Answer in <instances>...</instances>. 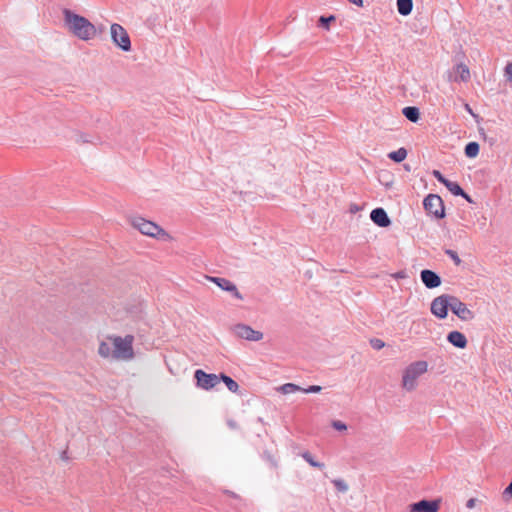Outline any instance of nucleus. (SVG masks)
Returning a JSON list of instances; mask_svg holds the SVG:
<instances>
[{
  "label": "nucleus",
  "instance_id": "1",
  "mask_svg": "<svg viewBox=\"0 0 512 512\" xmlns=\"http://www.w3.org/2000/svg\"><path fill=\"white\" fill-rule=\"evenodd\" d=\"M63 16L66 28L75 37L83 41H89L96 36V27L87 18L69 9L63 10Z\"/></svg>",
  "mask_w": 512,
  "mask_h": 512
},
{
  "label": "nucleus",
  "instance_id": "2",
  "mask_svg": "<svg viewBox=\"0 0 512 512\" xmlns=\"http://www.w3.org/2000/svg\"><path fill=\"white\" fill-rule=\"evenodd\" d=\"M110 339L113 341L114 359L129 360L133 358L134 352L132 344L134 337L132 335H126L124 338L115 336Z\"/></svg>",
  "mask_w": 512,
  "mask_h": 512
},
{
  "label": "nucleus",
  "instance_id": "3",
  "mask_svg": "<svg viewBox=\"0 0 512 512\" xmlns=\"http://www.w3.org/2000/svg\"><path fill=\"white\" fill-rule=\"evenodd\" d=\"M131 225L139 230L142 234L150 237H167L168 234L156 223L146 220L142 217L131 218Z\"/></svg>",
  "mask_w": 512,
  "mask_h": 512
},
{
  "label": "nucleus",
  "instance_id": "4",
  "mask_svg": "<svg viewBox=\"0 0 512 512\" xmlns=\"http://www.w3.org/2000/svg\"><path fill=\"white\" fill-rule=\"evenodd\" d=\"M423 206L426 213L435 219H441L445 216L443 200L436 194H429L423 200Z\"/></svg>",
  "mask_w": 512,
  "mask_h": 512
},
{
  "label": "nucleus",
  "instance_id": "5",
  "mask_svg": "<svg viewBox=\"0 0 512 512\" xmlns=\"http://www.w3.org/2000/svg\"><path fill=\"white\" fill-rule=\"evenodd\" d=\"M110 33L113 43L123 51L131 50L130 37L123 26L113 23L110 27Z\"/></svg>",
  "mask_w": 512,
  "mask_h": 512
},
{
  "label": "nucleus",
  "instance_id": "6",
  "mask_svg": "<svg viewBox=\"0 0 512 512\" xmlns=\"http://www.w3.org/2000/svg\"><path fill=\"white\" fill-rule=\"evenodd\" d=\"M194 379L198 388L208 391L220 383V374L206 373L201 369H197L194 372Z\"/></svg>",
  "mask_w": 512,
  "mask_h": 512
},
{
  "label": "nucleus",
  "instance_id": "7",
  "mask_svg": "<svg viewBox=\"0 0 512 512\" xmlns=\"http://www.w3.org/2000/svg\"><path fill=\"white\" fill-rule=\"evenodd\" d=\"M452 295L443 294L436 297L431 303V312L440 319L447 316L448 309L451 308Z\"/></svg>",
  "mask_w": 512,
  "mask_h": 512
},
{
  "label": "nucleus",
  "instance_id": "8",
  "mask_svg": "<svg viewBox=\"0 0 512 512\" xmlns=\"http://www.w3.org/2000/svg\"><path fill=\"white\" fill-rule=\"evenodd\" d=\"M234 334L242 339L249 341H260L263 339V333L254 330L252 327L245 324H237L233 327Z\"/></svg>",
  "mask_w": 512,
  "mask_h": 512
},
{
  "label": "nucleus",
  "instance_id": "9",
  "mask_svg": "<svg viewBox=\"0 0 512 512\" xmlns=\"http://www.w3.org/2000/svg\"><path fill=\"white\" fill-rule=\"evenodd\" d=\"M451 311L463 321H469L474 318L473 312L468 309L465 303L461 302L457 297L452 296Z\"/></svg>",
  "mask_w": 512,
  "mask_h": 512
},
{
  "label": "nucleus",
  "instance_id": "10",
  "mask_svg": "<svg viewBox=\"0 0 512 512\" xmlns=\"http://www.w3.org/2000/svg\"><path fill=\"white\" fill-rule=\"evenodd\" d=\"M207 279L215 283L220 289L230 292L235 298L242 300L243 296L236 285L226 278L208 276Z\"/></svg>",
  "mask_w": 512,
  "mask_h": 512
},
{
  "label": "nucleus",
  "instance_id": "11",
  "mask_svg": "<svg viewBox=\"0 0 512 512\" xmlns=\"http://www.w3.org/2000/svg\"><path fill=\"white\" fill-rule=\"evenodd\" d=\"M402 386L404 389L411 391L416 386V363H411L404 371L402 378Z\"/></svg>",
  "mask_w": 512,
  "mask_h": 512
},
{
  "label": "nucleus",
  "instance_id": "12",
  "mask_svg": "<svg viewBox=\"0 0 512 512\" xmlns=\"http://www.w3.org/2000/svg\"><path fill=\"white\" fill-rule=\"evenodd\" d=\"M370 218L374 224L382 228H386L391 224L387 212L381 207L373 209L370 213Z\"/></svg>",
  "mask_w": 512,
  "mask_h": 512
},
{
  "label": "nucleus",
  "instance_id": "13",
  "mask_svg": "<svg viewBox=\"0 0 512 512\" xmlns=\"http://www.w3.org/2000/svg\"><path fill=\"white\" fill-rule=\"evenodd\" d=\"M449 79L454 82H467L470 79L469 68L465 64L456 65L449 73Z\"/></svg>",
  "mask_w": 512,
  "mask_h": 512
},
{
  "label": "nucleus",
  "instance_id": "14",
  "mask_svg": "<svg viewBox=\"0 0 512 512\" xmlns=\"http://www.w3.org/2000/svg\"><path fill=\"white\" fill-rule=\"evenodd\" d=\"M420 277L423 284L429 289H433L441 285L440 276L432 270H422L420 273Z\"/></svg>",
  "mask_w": 512,
  "mask_h": 512
},
{
  "label": "nucleus",
  "instance_id": "15",
  "mask_svg": "<svg viewBox=\"0 0 512 512\" xmlns=\"http://www.w3.org/2000/svg\"><path fill=\"white\" fill-rule=\"evenodd\" d=\"M447 340L457 348L463 349L467 346L465 335L459 331H451L447 336Z\"/></svg>",
  "mask_w": 512,
  "mask_h": 512
},
{
  "label": "nucleus",
  "instance_id": "16",
  "mask_svg": "<svg viewBox=\"0 0 512 512\" xmlns=\"http://www.w3.org/2000/svg\"><path fill=\"white\" fill-rule=\"evenodd\" d=\"M440 507V500H421L418 501V512H437Z\"/></svg>",
  "mask_w": 512,
  "mask_h": 512
},
{
  "label": "nucleus",
  "instance_id": "17",
  "mask_svg": "<svg viewBox=\"0 0 512 512\" xmlns=\"http://www.w3.org/2000/svg\"><path fill=\"white\" fill-rule=\"evenodd\" d=\"M413 9V0H397V10L400 15L407 16Z\"/></svg>",
  "mask_w": 512,
  "mask_h": 512
},
{
  "label": "nucleus",
  "instance_id": "18",
  "mask_svg": "<svg viewBox=\"0 0 512 512\" xmlns=\"http://www.w3.org/2000/svg\"><path fill=\"white\" fill-rule=\"evenodd\" d=\"M223 381L227 389L232 393H237L239 390L238 383L233 380L230 376L220 373V382Z\"/></svg>",
  "mask_w": 512,
  "mask_h": 512
},
{
  "label": "nucleus",
  "instance_id": "19",
  "mask_svg": "<svg viewBox=\"0 0 512 512\" xmlns=\"http://www.w3.org/2000/svg\"><path fill=\"white\" fill-rule=\"evenodd\" d=\"M407 157V150L403 147L388 154V158L396 163L402 162Z\"/></svg>",
  "mask_w": 512,
  "mask_h": 512
},
{
  "label": "nucleus",
  "instance_id": "20",
  "mask_svg": "<svg viewBox=\"0 0 512 512\" xmlns=\"http://www.w3.org/2000/svg\"><path fill=\"white\" fill-rule=\"evenodd\" d=\"M480 146L477 142H469L465 147V155L468 158H475L479 154Z\"/></svg>",
  "mask_w": 512,
  "mask_h": 512
},
{
  "label": "nucleus",
  "instance_id": "21",
  "mask_svg": "<svg viewBox=\"0 0 512 512\" xmlns=\"http://www.w3.org/2000/svg\"><path fill=\"white\" fill-rule=\"evenodd\" d=\"M279 392L282 394H290L294 392H298L302 390V387L294 384V383H286L277 388Z\"/></svg>",
  "mask_w": 512,
  "mask_h": 512
},
{
  "label": "nucleus",
  "instance_id": "22",
  "mask_svg": "<svg viewBox=\"0 0 512 512\" xmlns=\"http://www.w3.org/2000/svg\"><path fill=\"white\" fill-rule=\"evenodd\" d=\"M98 353L100 356L104 358L112 357L113 358V349L111 345L107 342L102 341L98 348Z\"/></svg>",
  "mask_w": 512,
  "mask_h": 512
},
{
  "label": "nucleus",
  "instance_id": "23",
  "mask_svg": "<svg viewBox=\"0 0 512 512\" xmlns=\"http://www.w3.org/2000/svg\"><path fill=\"white\" fill-rule=\"evenodd\" d=\"M302 458L308 462L312 467L322 469L324 468V463L316 461L312 454L309 451H304L301 453Z\"/></svg>",
  "mask_w": 512,
  "mask_h": 512
},
{
  "label": "nucleus",
  "instance_id": "24",
  "mask_svg": "<svg viewBox=\"0 0 512 512\" xmlns=\"http://www.w3.org/2000/svg\"><path fill=\"white\" fill-rule=\"evenodd\" d=\"M444 185L455 196L464 194V190L459 186L457 182L448 180Z\"/></svg>",
  "mask_w": 512,
  "mask_h": 512
},
{
  "label": "nucleus",
  "instance_id": "25",
  "mask_svg": "<svg viewBox=\"0 0 512 512\" xmlns=\"http://www.w3.org/2000/svg\"><path fill=\"white\" fill-rule=\"evenodd\" d=\"M402 112L408 120L416 123V106L405 107Z\"/></svg>",
  "mask_w": 512,
  "mask_h": 512
},
{
  "label": "nucleus",
  "instance_id": "26",
  "mask_svg": "<svg viewBox=\"0 0 512 512\" xmlns=\"http://www.w3.org/2000/svg\"><path fill=\"white\" fill-rule=\"evenodd\" d=\"M379 181L386 187L391 188L393 185V177L388 173L384 172L379 175Z\"/></svg>",
  "mask_w": 512,
  "mask_h": 512
},
{
  "label": "nucleus",
  "instance_id": "27",
  "mask_svg": "<svg viewBox=\"0 0 512 512\" xmlns=\"http://www.w3.org/2000/svg\"><path fill=\"white\" fill-rule=\"evenodd\" d=\"M332 483L334 484L337 491L341 493H345L349 489L348 484L343 479H334Z\"/></svg>",
  "mask_w": 512,
  "mask_h": 512
},
{
  "label": "nucleus",
  "instance_id": "28",
  "mask_svg": "<svg viewBox=\"0 0 512 512\" xmlns=\"http://www.w3.org/2000/svg\"><path fill=\"white\" fill-rule=\"evenodd\" d=\"M333 21H335V16L333 15H330L328 17L321 16L318 20V26L328 30L329 24Z\"/></svg>",
  "mask_w": 512,
  "mask_h": 512
},
{
  "label": "nucleus",
  "instance_id": "29",
  "mask_svg": "<svg viewBox=\"0 0 512 512\" xmlns=\"http://www.w3.org/2000/svg\"><path fill=\"white\" fill-rule=\"evenodd\" d=\"M370 345L373 349L380 350L385 347V342L379 338H372L370 339Z\"/></svg>",
  "mask_w": 512,
  "mask_h": 512
},
{
  "label": "nucleus",
  "instance_id": "30",
  "mask_svg": "<svg viewBox=\"0 0 512 512\" xmlns=\"http://www.w3.org/2000/svg\"><path fill=\"white\" fill-rule=\"evenodd\" d=\"M322 387L319 385H311L308 388H302L301 392L304 393H319L321 392Z\"/></svg>",
  "mask_w": 512,
  "mask_h": 512
},
{
  "label": "nucleus",
  "instance_id": "31",
  "mask_svg": "<svg viewBox=\"0 0 512 512\" xmlns=\"http://www.w3.org/2000/svg\"><path fill=\"white\" fill-rule=\"evenodd\" d=\"M332 427L337 431H345L347 430V425L339 420H334L332 422Z\"/></svg>",
  "mask_w": 512,
  "mask_h": 512
},
{
  "label": "nucleus",
  "instance_id": "32",
  "mask_svg": "<svg viewBox=\"0 0 512 512\" xmlns=\"http://www.w3.org/2000/svg\"><path fill=\"white\" fill-rule=\"evenodd\" d=\"M504 75L508 81L512 82V62L506 64L504 68Z\"/></svg>",
  "mask_w": 512,
  "mask_h": 512
},
{
  "label": "nucleus",
  "instance_id": "33",
  "mask_svg": "<svg viewBox=\"0 0 512 512\" xmlns=\"http://www.w3.org/2000/svg\"><path fill=\"white\" fill-rule=\"evenodd\" d=\"M76 142L77 143H90L91 140L89 139L88 135L83 133H77L76 134Z\"/></svg>",
  "mask_w": 512,
  "mask_h": 512
},
{
  "label": "nucleus",
  "instance_id": "34",
  "mask_svg": "<svg viewBox=\"0 0 512 512\" xmlns=\"http://www.w3.org/2000/svg\"><path fill=\"white\" fill-rule=\"evenodd\" d=\"M446 254L454 261L456 265H459L461 263V260L455 251L447 250Z\"/></svg>",
  "mask_w": 512,
  "mask_h": 512
},
{
  "label": "nucleus",
  "instance_id": "35",
  "mask_svg": "<svg viewBox=\"0 0 512 512\" xmlns=\"http://www.w3.org/2000/svg\"><path fill=\"white\" fill-rule=\"evenodd\" d=\"M503 498L508 501L512 498V481L503 492Z\"/></svg>",
  "mask_w": 512,
  "mask_h": 512
},
{
  "label": "nucleus",
  "instance_id": "36",
  "mask_svg": "<svg viewBox=\"0 0 512 512\" xmlns=\"http://www.w3.org/2000/svg\"><path fill=\"white\" fill-rule=\"evenodd\" d=\"M428 369V364L425 361H418V375L425 373Z\"/></svg>",
  "mask_w": 512,
  "mask_h": 512
},
{
  "label": "nucleus",
  "instance_id": "37",
  "mask_svg": "<svg viewBox=\"0 0 512 512\" xmlns=\"http://www.w3.org/2000/svg\"><path fill=\"white\" fill-rule=\"evenodd\" d=\"M434 176L437 178V180L442 183L443 185L448 181L439 171L435 170L433 172Z\"/></svg>",
  "mask_w": 512,
  "mask_h": 512
},
{
  "label": "nucleus",
  "instance_id": "38",
  "mask_svg": "<svg viewBox=\"0 0 512 512\" xmlns=\"http://www.w3.org/2000/svg\"><path fill=\"white\" fill-rule=\"evenodd\" d=\"M476 499L475 498H470L467 502H466V507L469 508V509H472L475 507L476 505Z\"/></svg>",
  "mask_w": 512,
  "mask_h": 512
},
{
  "label": "nucleus",
  "instance_id": "39",
  "mask_svg": "<svg viewBox=\"0 0 512 512\" xmlns=\"http://www.w3.org/2000/svg\"><path fill=\"white\" fill-rule=\"evenodd\" d=\"M350 3L355 4L358 7L363 6V0H348Z\"/></svg>",
  "mask_w": 512,
  "mask_h": 512
},
{
  "label": "nucleus",
  "instance_id": "40",
  "mask_svg": "<svg viewBox=\"0 0 512 512\" xmlns=\"http://www.w3.org/2000/svg\"><path fill=\"white\" fill-rule=\"evenodd\" d=\"M459 196H462L469 203H473V200L471 199V197L466 192H464V194H460Z\"/></svg>",
  "mask_w": 512,
  "mask_h": 512
},
{
  "label": "nucleus",
  "instance_id": "41",
  "mask_svg": "<svg viewBox=\"0 0 512 512\" xmlns=\"http://www.w3.org/2000/svg\"><path fill=\"white\" fill-rule=\"evenodd\" d=\"M228 425H229V427H231V428H233V429H235V428L237 427L236 422H235V421H233V420H229V421H228Z\"/></svg>",
  "mask_w": 512,
  "mask_h": 512
},
{
  "label": "nucleus",
  "instance_id": "42",
  "mask_svg": "<svg viewBox=\"0 0 512 512\" xmlns=\"http://www.w3.org/2000/svg\"><path fill=\"white\" fill-rule=\"evenodd\" d=\"M409 512H416V503H412L409 505Z\"/></svg>",
  "mask_w": 512,
  "mask_h": 512
},
{
  "label": "nucleus",
  "instance_id": "43",
  "mask_svg": "<svg viewBox=\"0 0 512 512\" xmlns=\"http://www.w3.org/2000/svg\"><path fill=\"white\" fill-rule=\"evenodd\" d=\"M351 211H352V212L358 211V207H357V206H355V207L351 208Z\"/></svg>",
  "mask_w": 512,
  "mask_h": 512
},
{
  "label": "nucleus",
  "instance_id": "44",
  "mask_svg": "<svg viewBox=\"0 0 512 512\" xmlns=\"http://www.w3.org/2000/svg\"><path fill=\"white\" fill-rule=\"evenodd\" d=\"M396 277H401L402 278V277H404V274L403 273H397Z\"/></svg>",
  "mask_w": 512,
  "mask_h": 512
},
{
  "label": "nucleus",
  "instance_id": "45",
  "mask_svg": "<svg viewBox=\"0 0 512 512\" xmlns=\"http://www.w3.org/2000/svg\"><path fill=\"white\" fill-rule=\"evenodd\" d=\"M62 459H67L66 452H63Z\"/></svg>",
  "mask_w": 512,
  "mask_h": 512
},
{
  "label": "nucleus",
  "instance_id": "46",
  "mask_svg": "<svg viewBox=\"0 0 512 512\" xmlns=\"http://www.w3.org/2000/svg\"><path fill=\"white\" fill-rule=\"evenodd\" d=\"M404 167H405V170H408V171L410 170V166L404 165Z\"/></svg>",
  "mask_w": 512,
  "mask_h": 512
},
{
  "label": "nucleus",
  "instance_id": "47",
  "mask_svg": "<svg viewBox=\"0 0 512 512\" xmlns=\"http://www.w3.org/2000/svg\"><path fill=\"white\" fill-rule=\"evenodd\" d=\"M466 109H467L470 113H472V111H471V109H470L469 105H466Z\"/></svg>",
  "mask_w": 512,
  "mask_h": 512
},
{
  "label": "nucleus",
  "instance_id": "48",
  "mask_svg": "<svg viewBox=\"0 0 512 512\" xmlns=\"http://www.w3.org/2000/svg\"><path fill=\"white\" fill-rule=\"evenodd\" d=\"M482 220H483V226H485L486 218H485V217H482Z\"/></svg>",
  "mask_w": 512,
  "mask_h": 512
}]
</instances>
